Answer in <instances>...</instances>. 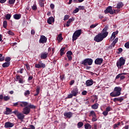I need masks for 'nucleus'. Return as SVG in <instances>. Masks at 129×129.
<instances>
[{
    "label": "nucleus",
    "instance_id": "f257e3e1",
    "mask_svg": "<svg viewBox=\"0 0 129 129\" xmlns=\"http://www.w3.org/2000/svg\"><path fill=\"white\" fill-rule=\"evenodd\" d=\"M107 30H108V26L106 25L103 29L102 32L99 33L94 37V41L97 42L98 43H99V42H101V41H103V39H104V38H106V37H107V35H108Z\"/></svg>",
    "mask_w": 129,
    "mask_h": 129
},
{
    "label": "nucleus",
    "instance_id": "f03ea898",
    "mask_svg": "<svg viewBox=\"0 0 129 129\" xmlns=\"http://www.w3.org/2000/svg\"><path fill=\"white\" fill-rule=\"evenodd\" d=\"M120 92H121V88L120 87H115L113 92L111 93L110 95L112 97H116L120 95Z\"/></svg>",
    "mask_w": 129,
    "mask_h": 129
},
{
    "label": "nucleus",
    "instance_id": "7ed1b4c3",
    "mask_svg": "<svg viewBox=\"0 0 129 129\" xmlns=\"http://www.w3.org/2000/svg\"><path fill=\"white\" fill-rule=\"evenodd\" d=\"M125 63V59L123 57H120L116 62V66L119 69H121V67L124 65Z\"/></svg>",
    "mask_w": 129,
    "mask_h": 129
},
{
    "label": "nucleus",
    "instance_id": "20e7f679",
    "mask_svg": "<svg viewBox=\"0 0 129 129\" xmlns=\"http://www.w3.org/2000/svg\"><path fill=\"white\" fill-rule=\"evenodd\" d=\"M92 63H93V59L92 58H86L81 62V64L85 66H87V65L90 66L92 65Z\"/></svg>",
    "mask_w": 129,
    "mask_h": 129
},
{
    "label": "nucleus",
    "instance_id": "39448f33",
    "mask_svg": "<svg viewBox=\"0 0 129 129\" xmlns=\"http://www.w3.org/2000/svg\"><path fill=\"white\" fill-rule=\"evenodd\" d=\"M13 113H14V114L17 116L18 119H20L21 121H23L24 118H25V115L22 113H20V112L17 110L14 111Z\"/></svg>",
    "mask_w": 129,
    "mask_h": 129
},
{
    "label": "nucleus",
    "instance_id": "423d86ee",
    "mask_svg": "<svg viewBox=\"0 0 129 129\" xmlns=\"http://www.w3.org/2000/svg\"><path fill=\"white\" fill-rule=\"evenodd\" d=\"M80 35H81V29L76 30L73 35V42H74V41H76Z\"/></svg>",
    "mask_w": 129,
    "mask_h": 129
},
{
    "label": "nucleus",
    "instance_id": "0eeeda50",
    "mask_svg": "<svg viewBox=\"0 0 129 129\" xmlns=\"http://www.w3.org/2000/svg\"><path fill=\"white\" fill-rule=\"evenodd\" d=\"M35 68H38V69L45 68V67H46V64L43 63L42 61L40 60L38 63L35 64Z\"/></svg>",
    "mask_w": 129,
    "mask_h": 129
},
{
    "label": "nucleus",
    "instance_id": "6e6552de",
    "mask_svg": "<svg viewBox=\"0 0 129 129\" xmlns=\"http://www.w3.org/2000/svg\"><path fill=\"white\" fill-rule=\"evenodd\" d=\"M105 14H110V15H113V11H112V7L111 6H109L104 11Z\"/></svg>",
    "mask_w": 129,
    "mask_h": 129
},
{
    "label": "nucleus",
    "instance_id": "1a4fd4ad",
    "mask_svg": "<svg viewBox=\"0 0 129 129\" xmlns=\"http://www.w3.org/2000/svg\"><path fill=\"white\" fill-rule=\"evenodd\" d=\"M46 42H47V37H46L44 35H41L39 39L40 44H44V43H46Z\"/></svg>",
    "mask_w": 129,
    "mask_h": 129
},
{
    "label": "nucleus",
    "instance_id": "9d476101",
    "mask_svg": "<svg viewBox=\"0 0 129 129\" xmlns=\"http://www.w3.org/2000/svg\"><path fill=\"white\" fill-rule=\"evenodd\" d=\"M30 111H31V109H30L29 107L27 106L23 109L22 112L24 114H29V113H30Z\"/></svg>",
    "mask_w": 129,
    "mask_h": 129
},
{
    "label": "nucleus",
    "instance_id": "9b49d317",
    "mask_svg": "<svg viewBox=\"0 0 129 129\" xmlns=\"http://www.w3.org/2000/svg\"><path fill=\"white\" fill-rule=\"evenodd\" d=\"M102 62H103V59L102 58H98L95 59V64H96V65H101Z\"/></svg>",
    "mask_w": 129,
    "mask_h": 129
},
{
    "label": "nucleus",
    "instance_id": "f8f14e48",
    "mask_svg": "<svg viewBox=\"0 0 129 129\" xmlns=\"http://www.w3.org/2000/svg\"><path fill=\"white\" fill-rule=\"evenodd\" d=\"M118 41V38L117 37L113 41L112 43L109 46V48L110 49H112V48H113V47L115 46V44H116V43H117Z\"/></svg>",
    "mask_w": 129,
    "mask_h": 129
},
{
    "label": "nucleus",
    "instance_id": "ddd939ff",
    "mask_svg": "<svg viewBox=\"0 0 129 129\" xmlns=\"http://www.w3.org/2000/svg\"><path fill=\"white\" fill-rule=\"evenodd\" d=\"M14 124L13 123L10 122H6L5 123V128H8L10 127H13L14 126Z\"/></svg>",
    "mask_w": 129,
    "mask_h": 129
},
{
    "label": "nucleus",
    "instance_id": "4468645a",
    "mask_svg": "<svg viewBox=\"0 0 129 129\" xmlns=\"http://www.w3.org/2000/svg\"><path fill=\"white\" fill-rule=\"evenodd\" d=\"M20 105L21 107H27L29 105V102L26 101H20Z\"/></svg>",
    "mask_w": 129,
    "mask_h": 129
},
{
    "label": "nucleus",
    "instance_id": "2eb2a0df",
    "mask_svg": "<svg viewBox=\"0 0 129 129\" xmlns=\"http://www.w3.org/2000/svg\"><path fill=\"white\" fill-rule=\"evenodd\" d=\"M73 114L71 112H64L63 114L64 116L68 118H70L72 116Z\"/></svg>",
    "mask_w": 129,
    "mask_h": 129
},
{
    "label": "nucleus",
    "instance_id": "dca6fc26",
    "mask_svg": "<svg viewBox=\"0 0 129 129\" xmlns=\"http://www.w3.org/2000/svg\"><path fill=\"white\" fill-rule=\"evenodd\" d=\"M47 57H48V53H47V52L42 53L41 54V56H40V58L41 59H46V58H47Z\"/></svg>",
    "mask_w": 129,
    "mask_h": 129
},
{
    "label": "nucleus",
    "instance_id": "f3484780",
    "mask_svg": "<svg viewBox=\"0 0 129 129\" xmlns=\"http://www.w3.org/2000/svg\"><path fill=\"white\" fill-rule=\"evenodd\" d=\"M72 94H73L74 96H76V95L78 94V89L77 88L74 89L72 91Z\"/></svg>",
    "mask_w": 129,
    "mask_h": 129
},
{
    "label": "nucleus",
    "instance_id": "a211bd4d",
    "mask_svg": "<svg viewBox=\"0 0 129 129\" xmlns=\"http://www.w3.org/2000/svg\"><path fill=\"white\" fill-rule=\"evenodd\" d=\"M113 100L114 102H116V101H119V102H121V101L123 100V98H122V97L114 98Z\"/></svg>",
    "mask_w": 129,
    "mask_h": 129
},
{
    "label": "nucleus",
    "instance_id": "6ab92c4d",
    "mask_svg": "<svg viewBox=\"0 0 129 129\" xmlns=\"http://www.w3.org/2000/svg\"><path fill=\"white\" fill-rule=\"evenodd\" d=\"M86 84L87 86H91L93 84V81L92 80H88L86 82Z\"/></svg>",
    "mask_w": 129,
    "mask_h": 129
},
{
    "label": "nucleus",
    "instance_id": "aec40b11",
    "mask_svg": "<svg viewBox=\"0 0 129 129\" xmlns=\"http://www.w3.org/2000/svg\"><path fill=\"white\" fill-rule=\"evenodd\" d=\"M54 18L53 17H49L47 20V23L49 25H52V23H54Z\"/></svg>",
    "mask_w": 129,
    "mask_h": 129
},
{
    "label": "nucleus",
    "instance_id": "412c9836",
    "mask_svg": "<svg viewBox=\"0 0 129 129\" xmlns=\"http://www.w3.org/2000/svg\"><path fill=\"white\" fill-rule=\"evenodd\" d=\"M11 112H12V110H11V109L10 108H6V111L4 112V114H10L11 113Z\"/></svg>",
    "mask_w": 129,
    "mask_h": 129
},
{
    "label": "nucleus",
    "instance_id": "4be33fe9",
    "mask_svg": "<svg viewBox=\"0 0 129 129\" xmlns=\"http://www.w3.org/2000/svg\"><path fill=\"white\" fill-rule=\"evenodd\" d=\"M74 18H71L70 19H69V20L67 21V27H69L70 26L71 23H72V22H73L74 21Z\"/></svg>",
    "mask_w": 129,
    "mask_h": 129
},
{
    "label": "nucleus",
    "instance_id": "5701e85b",
    "mask_svg": "<svg viewBox=\"0 0 129 129\" xmlns=\"http://www.w3.org/2000/svg\"><path fill=\"white\" fill-rule=\"evenodd\" d=\"M3 67L4 68H7V67H9L10 66V62H6L2 64Z\"/></svg>",
    "mask_w": 129,
    "mask_h": 129
},
{
    "label": "nucleus",
    "instance_id": "b1692460",
    "mask_svg": "<svg viewBox=\"0 0 129 129\" xmlns=\"http://www.w3.org/2000/svg\"><path fill=\"white\" fill-rule=\"evenodd\" d=\"M89 116H92V117H94L96 116V114H95V112L92 110L90 112Z\"/></svg>",
    "mask_w": 129,
    "mask_h": 129
},
{
    "label": "nucleus",
    "instance_id": "393cba45",
    "mask_svg": "<svg viewBox=\"0 0 129 129\" xmlns=\"http://www.w3.org/2000/svg\"><path fill=\"white\" fill-rule=\"evenodd\" d=\"M14 18L15 20H20L21 19V15L15 14L14 15Z\"/></svg>",
    "mask_w": 129,
    "mask_h": 129
},
{
    "label": "nucleus",
    "instance_id": "a878e982",
    "mask_svg": "<svg viewBox=\"0 0 129 129\" xmlns=\"http://www.w3.org/2000/svg\"><path fill=\"white\" fill-rule=\"evenodd\" d=\"M92 108L93 109H97L98 108V103H95L92 105Z\"/></svg>",
    "mask_w": 129,
    "mask_h": 129
},
{
    "label": "nucleus",
    "instance_id": "bb28decb",
    "mask_svg": "<svg viewBox=\"0 0 129 129\" xmlns=\"http://www.w3.org/2000/svg\"><path fill=\"white\" fill-rule=\"evenodd\" d=\"M123 7V4L121 2L117 4V9H121Z\"/></svg>",
    "mask_w": 129,
    "mask_h": 129
},
{
    "label": "nucleus",
    "instance_id": "cd10ccee",
    "mask_svg": "<svg viewBox=\"0 0 129 129\" xmlns=\"http://www.w3.org/2000/svg\"><path fill=\"white\" fill-rule=\"evenodd\" d=\"M57 39L58 42H61V41L63 40V38L62 37V34H60L59 35H58Z\"/></svg>",
    "mask_w": 129,
    "mask_h": 129
},
{
    "label": "nucleus",
    "instance_id": "c85d7f7f",
    "mask_svg": "<svg viewBox=\"0 0 129 129\" xmlns=\"http://www.w3.org/2000/svg\"><path fill=\"white\" fill-rule=\"evenodd\" d=\"M27 107L29 108H30V109H31V108H32V109L36 108V106H35L34 105H32L31 104H28V105L27 106Z\"/></svg>",
    "mask_w": 129,
    "mask_h": 129
},
{
    "label": "nucleus",
    "instance_id": "c756f323",
    "mask_svg": "<svg viewBox=\"0 0 129 129\" xmlns=\"http://www.w3.org/2000/svg\"><path fill=\"white\" fill-rule=\"evenodd\" d=\"M85 129L91 128V125L89 123H86V124H85Z\"/></svg>",
    "mask_w": 129,
    "mask_h": 129
},
{
    "label": "nucleus",
    "instance_id": "7c9ffc66",
    "mask_svg": "<svg viewBox=\"0 0 129 129\" xmlns=\"http://www.w3.org/2000/svg\"><path fill=\"white\" fill-rule=\"evenodd\" d=\"M83 126V122H79L78 123V128H80V127H82Z\"/></svg>",
    "mask_w": 129,
    "mask_h": 129
},
{
    "label": "nucleus",
    "instance_id": "2f4dec72",
    "mask_svg": "<svg viewBox=\"0 0 129 129\" xmlns=\"http://www.w3.org/2000/svg\"><path fill=\"white\" fill-rule=\"evenodd\" d=\"M65 50V47H62L60 49V56H62L63 54H64V51Z\"/></svg>",
    "mask_w": 129,
    "mask_h": 129
},
{
    "label": "nucleus",
    "instance_id": "473e14b6",
    "mask_svg": "<svg viewBox=\"0 0 129 129\" xmlns=\"http://www.w3.org/2000/svg\"><path fill=\"white\" fill-rule=\"evenodd\" d=\"M24 95L26 97H27L28 96L30 95V91L29 90L26 91L24 93Z\"/></svg>",
    "mask_w": 129,
    "mask_h": 129
},
{
    "label": "nucleus",
    "instance_id": "72a5a7b5",
    "mask_svg": "<svg viewBox=\"0 0 129 129\" xmlns=\"http://www.w3.org/2000/svg\"><path fill=\"white\" fill-rule=\"evenodd\" d=\"M8 26V22L7 21H4L3 22V27L5 28V29L7 28V27Z\"/></svg>",
    "mask_w": 129,
    "mask_h": 129
},
{
    "label": "nucleus",
    "instance_id": "f704fd0d",
    "mask_svg": "<svg viewBox=\"0 0 129 129\" xmlns=\"http://www.w3.org/2000/svg\"><path fill=\"white\" fill-rule=\"evenodd\" d=\"M97 100H98V98H97V97H96V96H94V98H93L92 99V102H97Z\"/></svg>",
    "mask_w": 129,
    "mask_h": 129
},
{
    "label": "nucleus",
    "instance_id": "c9c22d12",
    "mask_svg": "<svg viewBox=\"0 0 129 129\" xmlns=\"http://www.w3.org/2000/svg\"><path fill=\"white\" fill-rule=\"evenodd\" d=\"M10 97L9 96H6L4 97V99L5 101H8V100H10Z\"/></svg>",
    "mask_w": 129,
    "mask_h": 129
},
{
    "label": "nucleus",
    "instance_id": "e433bc0d",
    "mask_svg": "<svg viewBox=\"0 0 129 129\" xmlns=\"http://www.w3.org/2000/svg\"><path fill=\"white\" fill-rule=\"evenodd\" d=\"M7 33L8 34V35H10L11 36H14L15 35V34H14V32H13V31H12L11 30L8 31Z\"/></svg>",
    "mask_w": 129,
    "mask_h": 129
},
{
    "label": "nucleus",
    "instance_id": "4c0bfd02",
    "mask_svg": "<svg viewBox=\"0 0 129 129\" xmlns=\"http://www.w3.org/2000/svg\"><path fill=\"white\" fill-rule=\"evenodd\" d=\"M120 125V122H118L117 124H115L113 126V128L115 129L116 127H118L119 125Z\"/></svg>",
    "mask_w": 129,
    "mask_h": 129
},
{
    "label": "nucleus",
    "instance_id": "58836bf2",
    "mask_svg": "<svg viewBox=\"0 0 129 129\" xmlns=\"http://www.w3.org/2000/svg\"><path fill=\"white\" fill-rule=\"evenodd\" d=\"M16 2V0H9V4L10 5H14Z\"/></svg>",
    "mask_w": 129,
    "mask_h": 129
},
{
    "label": "nucleus",
    "instance_id": "ea45409f",
    "mask_svg": "<svg viewBox=\"0 0 129 129\" xmlns=\"http://www.w3.org/2000/svg\"><path fill=\"white\" fill-rule=\"evenodd\" d=\"M124 47L127 49H129V42H127L125 43Z\"/></svg>",
    "mask_w": 129,
    "mask_h": 129
},
{
    "label": "nucleus",
    "instance_id": "a19ab883",
    "mask_svg": "<svg viewBox=\"0 0 129 129\" xmlns=\"http://www.w3.org/2000/svg\"><path fill=\"white\" fill-rule=\"evenodd\" d=\"M97 120V117L95 116V117H92V121L94 122Z\"/></svg>",
    "mask_w": 129,
    "mask_h": 129
},
{
    "label": "nucleus",
    "instance_id": "79ce46f5",
    "mask_svg": "<svg viewBox=\"0 0 129 129\" xmlns=\"http://www.w3.org/2000/svg\"><path fill=\"white\" fill-rule=\"evenodd\" d=\"M68 19H69V15H66L64 17L63 20L66 21V20H68Z\"/></svg>",
    "mask_w": 129,
    "mask_h": 129
},
{
    "label": "nucleus",
    "instance_id": "37998d69",
    "mask_svg": "<svg viewBox=\"0 0 129 129\" xmlns=\"http://www.w3.org/2000/svg\"><path fill=\"white\" fill-rule=\"evenodd\" d=\"M114 39H115V36L113 35V34H112V35L110 37V41H113V40H114Z\"/></svg>",
    "mask_w": 129,
    "mask_h": 129
},
{
    "label": "nucleus",
    "instance_id": "c03bdc74",
    "mask_svg": "<svg viewBox=\"0 0 129 129\" xmlns=\"http://www.w3.org/2000/svg\"><path fill=\"white\" fill-rule=\"evenodd\" d=\"M11 15L10 14H7L6 16V20H10L11 19Z\"/></svg>",
    "mask_w": 129,
    "mask_h": 129
},
{
    "label": "nucleus",
    "instance_id": "a18cd8bd",
    "mask_svg": "<svg viewBox=\"0 0 129 129\" xmlns=\"http://www.w3.org/2000/svg\"><path fill=\"white\" fill-rule=\"evenodd\" d=\"M20 103H21V101H18V102H17L16 103H14L13 104V105L14 106H17V105H20Z\"/></svg>",
    "mask_w": 129,
    "mask_h": 129
},
{
    "label": "nucleus",
    "instance_id": "49530a36",
    "mask_svg": "<svg viewBox=\"0 0 129 129\" xmlns=\"http://www.w3.org/2000/svg\"><path fill=\"white\" fill-rule=\"evenodd\" d=\"M5 61H6V62H10V61H11V57H6Z\"/></svg>",
    "mask_w": 129,
    "mask_h": 129
},
{
    "label": "nucleus",
    "instance_id": "de8ad7c7",
    "mask_svg": "<svg viewBox=\"0 0 129 129\" xmlns=\"http://www.w3.org/2000/svg\"><path fill=\"white\" fill-rule=\"evenodd\" d=\"M79 12V9L76 8V9L73 11V13H74V14H76V13H78Z\"/></svg>",
    "mask_w": 129,
    "mask_h": 129
},
{
    "label": "nucleus",
    "instance_id": "09e8293b",
    "mask_svg": "<svg viewBox=\"0 0 129 129\" xmlns=\"http://www.w3.org/2000/svg\"><path fill=\"white\" fill-rule=\"evenodd\" d=\"M39 6H40L41 8L44 7V3L41 2L39 1Z\"/></svg>",
    "mask_w": 129,
    "mask_h": 129
},
{
    "label": "nucleus",
    "instance_id": "8fccbe9b",
    "mask_svg": "<svg viewBox=\"0 0 129 129\" xmlns=\"http://www.w3.org/2000/svg\"><path fill=\"white\" fill-rule=\"evenodd\" d=\"M32 10H33L34 11L37 10V5H34L33 6H32Z\"/></svg>",
    "mask_w": 129,
    "mask_h": 129
},
{
    "label": "nucleus",
    "instance_id": "3c124183",
    "mask_svg": "<svg viewBox=\"0 0 129 129\" xmlns=\"http://www.w3.org/2000/svg\"><path fill=\"white\" fill-rule=\"evenodd\" d=\"M110 110H111V108L110 107H107L106 108V111H107V112H108L109 111H110Z\"/></svg>",
    "mask_w": 129,
    "mask_h": 129
},
{
    "label": "nucleus",
    "instance_id": "603ef678",
    "mask_svg": "<svg viewBox=\"0 0 129 129\" xmlns=\"http://www.w3.org/2000/svg\"><path fill=\"white\" fill-rule=\"evenodd\" d=\"M102 114L105 116H106V115H107V114H108V112H107V111H104V112H103Z\"/></svg>",
    "mask_w": 129,
    "mask_h": 129
},
{
    "label": "nucleus",
    "instance_id": "864d4df0",
    "mask_svg": "<svg viewBox=\"0 0 129 129\" xmlns=\"http://www.w3.org/2000/svg\"><path fill=\"white\" fill-rule=\"evenodd\" d=\"M97 25H98V24H93L92 25L90 26V28H91V29L93 28H95V27H96V26H97Z\"/></svg>",
    "mask_w": 129,
    "mask_h": 129
},
{
    "label": "nucleus",
    "instance_id": "5fc2aeb1",
    "mask_svg": "<svg viewBox=\"0 0 129 129\" xmlns=\"http://www.w3.org/2000/svg\"><path fill=\"white\" fill-rule=\"evenodd\" d=\"M36 93H40V87L39 86L37 87Z\"/></svg>",
    "mask_w": 129,
    "mask_h": 129
},
{
    "label": "nucleus",
    "instance_id": "6e6d98bb",
    "mask_svg": "<svg viewBox=\"0 0 129 129\" xmlns=\"http://www.w3.org/2000/svg\"><path fill=\"white\" fill-rule=\"evenodd\" d=\"M73 94H70L68 95V98H72V97H73Z\"/></svg>",
    "mask_w": 129,
    "mask_h": 129
},
{
    "label": "nucleus",
    "instance_id": "4d7b16f0",
    "mask_svg": "<svg viewBox=\"0 0 129 129\" xmlns=\"http://www.w3.org/2000/svg\"><path fill=\"white\" fill-rule=\"evenodd\" d=\"M67 55H72L73 53H72V51H69L67 52Z\"/></svg>",
    "mask_w": 129,
    "mask_h": 129
},
{
    "label": "nucleus",
    "instance_id": "13d9d810",
    "mask_svg": "<svg viewBox=\"0 0 129 129\" xmlns=\"http://www.w3.org/2000/svg\"><path fill=\"white\" fill-rule=\"evenodd\" d=\"M78 9L80 10H84V6H79V8Z\"/></svg>",
    "mask_w": 129,
    "mask_h": 129
},
{
    "label": "nucleus",
    "instance_id": "bf43d9fd",
    "mask_svg": "<svg viewBox=\"0 0 129 129\" xmlns=\"http://www.w3.org/2000/svg\"><path fill=\"white\" fill-rule=\"evenodd\" d=\"M82 94L83 95H86V94H87V91H84L82 92Z\"/></svg>",
    "mask_w": 129,
    "mask_h": 129
},
{
    "label": "nucleus",
    "instance_id": "052dcab7",
    "mask_svg": "<svg viewBox=\"0 0 129 129\" xmlns=\"http://www.w3.org/2000/svg\"><path fill=\"white\" fill-rule=\"evenodd\" d=\"M28 129H35V126H34V125H31L29 128H28Z\"/></svg>",
    "mask_w": 129,
    "mask_h": 129
},
{
    "label": "nucleus",
    "instance_id": "680f3d73",
    "mask_svg": "<svg viewBox=\"0 0 129 129\" xmlns=\"http://www.w3.org/2000/svg\"><path fill=\"white\" fill-rule=\"evenodd\" d=\"M117 34H118V31H115V32H113L112 35L115 36L116 35H117Z\"/></svg>",
    "mask_w": 129,
    "mask_h": 129
},
{
    "label": "nucleus",
    "instance_id": "e2e57ef3",
    "mask_svg": "<svg viewBox=\"0 0 129 129\" xmlns=\"http://www.w3.org/2000/svg\"><path fill=\"white\" fill-rule=\"evenodd\" d=\"M120 78L121 80H122V79H124L125 78V77L124 76H123L122 75H120Z\"/></svg>",
    "mask_w": 129,
    "mask_h": 129
},
{
    "label": "nucleus",
    "instance_id": "0e129e2a",
    "mask_svg": "<svg viewBox=\"0 0 129 129\" xmlns=\"http://www.w3.org/2000/svg\"><path fill=\"white\" fill-rule=\"evenodd\" d=\"M67 57L69 60H71L72 59V56L70 55H67Z\"/></svg>",
    "mask_w": 129,
    "mask_h": 129
},
{
    "label": "nucleus",
    "instance_id": "69168bd1",
    "mask_svg": "<svg viewBox=\"0 0 129 129\" xmlns=\"http://www.w3.org/2000/svg\"><path fill=\"white\" fill-rule=\"evenodd\" d=\"M51 9H54V8H55V5H54L53 4H50V6Z\"/></svg>",
    "mask_w": 129,
    "mask_h": 129
},
{
    "label": "nucleus",
    "instance_id": "338daca9",
    "mask_svg": "<svg viewBox=\"0 0 129 129\" xmlns=\"http://www.w3.org/2000/svg\"><path fill=\"white\" fill-rule=\"evenodd\" d=\"M20 79H21V76H18L16 77V80H20Z\"/></svg>",
    "mask_w": 129,
    "mask_h": 129
},
{
    "label": "nucleus",
    "instance_id": "774afa93",
    "mask_svg": "<svg viewBox=\"0 0 129 129\" xmlns=\"http://www.w3.org/2000/svg\"><path fill=\"white\" fill-rule=\"evenodd\" d=\"M31 35H35V30H32L31 31Z\"/></svg>",
    "mask_w": 129,
    "mask_h": 129
}]
</instances>
